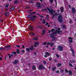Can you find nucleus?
<instances>
[{
	"mask_svg": "<svg viewBox=\"0 0 76 76\" xmlns=\"http://www.w3.org/2000/svg\"><path fill=\"white\" fill-rule=\"evenodd\" d=\"M56 29L54 33L53 34H50V36L51 38H52V41H54L56 40V38L55 37V36H54V34H57V33H60V28H56Z\"/></svg>",
	"mask_w": 76,
	"mask_h": 76,
	"instance_id": "obj_1",
	"label": "nucleus"
},
{
	"mask_svg": "<svg viewBox=\"0 0 76 76\" xmlns=\"http://www.w3.org/2000/svg\"><path fill=\"white\" fill-rule=\"evenodd\" d=\"M46 9L45 8V10L44 9H42V10H48L49 12L52 15H53V16H56L57 15V13H56L55 12V11H53V10L51 9L50 10V9L48 7H47Z\"/></svg>",
	"mask_w": 76,
	"mask_h": 76,
	"instance_id": "obj_2",
	"label": "nucleus"
},
{
	"mask_svg": "<svg viewBox=\"0 0 76 76\" xmlns=\"http://www.w3.org/2000/svg\"><path fill=\"white\" fill-rule=\"evenodd\" d=\"M58 20L60 23H61L63 22V17L61 15H60L58 17Z\"/></svg>",
	"mask_w": 76,
	"mask_h": 76,
	"instance_id": "obj_3",
	"label": "nucleus"
},
{
	"mask_svg": "<svg viewBox=\"0 0 76 76\" xmlns=\"http://www.w3.org/2000/svg\"><path fill=\"white\" fill-rule=\"evenodd\" d=\"M58 49L59 50V51H61L63 50V47L60 46H59L58 47Z\"/></svg>",
	"mask_w": 76,
	"mask_h": 76,
	"instance_id": "obj_4",
	"label": "nucleus"
},
{
	"mask_svg": "<svg viewBox=\"0 0 76 76\" xmlns=\"http://www.w3.org/2000/svg\"><path fill=\"white\" fill-rule=\"evenodd\" d=\"M36 18V17L35 16V15H34L33 16L32 18H31L30 19V20L32 21H34V20H35V18Z\"/></svg>",
	"mask_w": 76,
	"mask_h": 76,
	"instance_id": "obj_5",
	"label": "nucleus"
},
{
	"mask_svg": "<svg viewBox=\"0 0 76 76\" xmlns=\"http://www.w3.org/2000/svg\"><path fill=\"white\" fill-rule=\"evenodd\" d=\"M44 69V66H42V65H40L39 66V69H41L42 70Z\"/></svg>",
	"mask_w": 76,
	"mask_h": 76,
	"instance_id": "obj_6",
	"label": "nucleus"
},
{
	"mask_svg": "<svg viewBox=\"0 0 76 76\" xmlns=\"http://www.w3.org/2000/svg\"><path fill=\"white\" fill-rule=\"evenodd\" d=\"M37 6L39 8L41 7V4L39 3V2H36V3Z\"/></svg>",
	"mask_w": 76,
	"mask_h": 76,
	"instance_id": "obj_7",
	"label": "nucleus"
},
{
	"mask_svg": "<svg viewBox=\"0 0 76 76\" xmlns=\"http://www.w3.org/2000/svg\"><path fill=\"white\" fill-rule=\"evenodd\" d=\"M72 10L73 13L74 14H75V13H76V10L74 8H72Z\"/></svg>",
	"mask_w": 76,
	"mask_h": 76,
	"instance_id": "obj_8",
	"label": "nucleus"
},
{
	"mask_svg": "<svg viewBox=\"0 0 76 76\" xmlns=\"http://www.w3.org/2000/svg\"><path fill=\"white\" fill-rule=\"evenodd\" d=\"M69 39H70V40H69V41L70 42H72V41L73 39V38H71V37H69Z\"/></svg>",
	"mask_w": 76,
	"mask_h": 76,
	"instance_id": "obj_9",
	"label": "nucleus"
},
{
	"mask_svg": "<svg viewBox=\"0 0 76 76\" xmlns=\"http://www.w3.org/2000/svg\"><path fill=\"white\" fill-rule=\"evenodd\" d=\"M61 11V12H63V11H64V8H63V7H61V8H60Z\"/></svg>",
	"mask_w": 76,
	"mask_h": 76,
	"instance_id": "obj_10",
	"label": "nucleus"
},
{
	"mask_svg": "<svg viewBox=\"0 0 76 76\" xmlns=\"http://www.w3.org/2000/svg\"><path fill=\"white\" fill-rule=\"evenodd\" d=\"M15 9V8L14 7H11L10 9V10H14V9Z\"/></svg>",
	"mask_w": 76,
	"mask_h": 76,
	"instance_id": "obj_11",
	"label": "nucleus"
},
{
	"mask_svg": "<svg viewBox=\"0 0 76 76\" xmlns=\"http://www.w3.org/2000/svg\"><path fill=\"white\" fill-rule=\"evenodd\" d=\"M71 50L73 56H75V54H74V52H73V49H71Z\"/></svg>",
	"mask_w": 76,
	"mask_h": 76,
	"instance_id": "obj_12",
	"label": "nucleus"
},
{
	"mask_svg": "<svg viewBox=\"0 0 76 76\" xmlns=\"http://www.w3.org/2000/svg\"><path fill=\"white\" fill-rule=\"evenodd\" d=\"M18 60H16L15 61H14L13 62V64H15L18 63Z\"/></svg>",
	"mask_w": 76,
	"mask_h": 76,
	"instance_id": "obj_13",
	"label": "nucleus"
},
{
	"mask_svg": "<svg viewBox=\"0 0 76 76\" xmlns=\"http://www.w3.org/2000/svg\"><path fill=\"white\" fill-rule=\"evenodd\" d=\"M29 28L30 30H32V29H33V27H32V26H29Z\"/></svg>",
	"mask_w": 76,
	"mask_h": 76,
	"instance_id": "obj_14",
	"label": "nucleus"
},
{
	"mask_svg": "<svg viewBox=\"0 0 76 76\" xmlns=\"http://www.w3.org/2000/svg\"><path fill=\"white\" fill-rule=\"evenodd\" d=\"M45 29L44 30H43L42 34L43 35H44V34H45Z\"/></svg>",
	"mask_w": 76,
	"mask_h": 76,
	"instance_id": "obj_15",
	"label": "nucleus"
},
{
	"mask_svg": "<svg viewBox=\"0 0 76 76\" xmlns=\"http://www.w3.org/2000/svg\"><path fill=\"white\" fill-rule=\"evenodd\" d=\"M35 44L37 45H38L39 44V42H35Z\"/></svg>",
	"mask_w": 76,
	"mask_h": 76,
	"instance_id": "obj_16",
	"label": "nucleus"
},
{
	"mask_svg": "<svg viewBox=\"0 0 76 76\" xmlns=\"http://www.w3.org/2000/svg\"><path fill=\"white\" fill-rule=\"evenodd\" d=\"M42 23H44L45 24V19H43V21L42 22Z\"/></svg>",
	"mask_w": 76,
	"mask_h": 76,
	"instance_id": "obj_17",
	"label": "nucleus"
},
{
	"mask_svg": "<svg viewBox=\"0 0 76 76\" xmlns=\"http://www.w3.org/2000/svg\"><path fill=\"white\" fill-rule=\"evenodd\" d=\"M5 16H8L9 15V13H5Z\"/></svg>",
	"mask_w": 76,
	"mask_h": 76,
	"instance_id": "obj_18",
	"label": "nucleus"
},
{
	"mask_svg": "<svg viewBox=\"0 0 76 76\" xmlns=\"http://www.w3.org/2000/svg\"><path fill=\"white\" fill-rule=\"evenodd\" d=\"M9 4H7L5 5V8H7L8 7V6H9Z\"/></svg>",
	"mask_w": 76,
	"mask_h": 76,
	"instance_id": "obj_19",
	"label": "nucleus"
},
{
	"mask_svg": "<svg viewBox=\"0 0 76 76\" xmlns=\"http://www.w3.org/2000/svg\"><path fill=\"white\" fill-rule=\"evenodd\" d=\"M33 47H34V46H32L31 48H30V50H33L34 49V48H33Z\"/></svg>",
	"mask_w": 76,
	"mask_h": 76,
	"instance_id": "obj_20",
	"label": "nucleus"
},
{
	"mask_svg": "<svg viewBox=\"0 0 76 76\" xmlns=\"http://www.w3.org/2000/svg\"><path fill=\"white\" fill-rule=\"evenodd\" d=\"M61 66V65L60 64H58L57 65V66L58 67H60Z\"/></svg>",
	"mask_w": 76,
	"mask_h": 76,
	"instance_id": "obj_21",
	"label": "nucleus"
},
{
	"mask_svg": "<svg viewBox=\"0 0 76 76\" xmlns=\"http://www.w3.org/2000/svg\"><path fill=\"white\" fill-rule=\"evenodd\" d=\"M32 68L33 70H35V69H36V67H35V66H33L32 67Z\"/></svg>",
	"mask_w": 76,
	"mask_h": 76,
	"instance_id": "obj_22",
	"label": "nucleus"
},
{
	"mask_svg": "<svg viewBox=\"0 0 76 76\" xmlns=\"http://www.w3.org/2000/svg\"><path fill=\"white\" fill-rule=\"evenodd\" d=\"M33 39H34V40H38V38L37 37H34V38H33Z\"/></svg>",
	"mask_w": 76,
	"mask_h": 76,
	"instance_id": "obj_23",
	"label": "nucleus"
},
{
	"mask_svg": "<svg viewBox=\"0 0 76 76\" xmlns=\"http://www.w3.org/2000/svg\"><path fill=\"white\" fill-rule=\"evenodd\" d=\"M17 53L18 54H20V53L19 52V50L18 49L17 50Z\"/></svg>",
	"mask_w": 76,
	"mask_h": 76,
	"instance_id": "obj_24",
	"label": "nucleus"
},
{
	"mask_svg": "<svg viewBox=\"0 0 76 76\" xmlns=\"http://www.w3.org/2000/svg\"><path fill=\"white\" fill-rule=\"evenodd\" d=\"M26 51H29L30 50H29V48H26Z\"/></svg>",
	"mask_w": 76,
	"mask_h": 76,
	"instance_id": "obj_25",
	"label": "nucleus"
},
{
	"mask_svg": "<svg viewBox=\"0 0 76 76\" xmlns=\"http://www.w3.org/2000/svg\"><path fill=\"white\" fill-rule=\"evenodd\" d=\"M56 69V67H54L52 68L53 71H54Z\"/></svg>",
	"mask_w": 76,
	"mask_h": 76,
	"instance_id": "obj_26",
	"label": "nucleus"
},
{
	"mask_svg": "<svg viewBox=\"0 0 76 76\" xmlns=\"http://www.w3.org/2000/svg\"><path fill=\"white\" fill-rule=\"evenodd\" d=\"M28 18H32V15H28L27 16Z\"/></svg>",
	"mask_w": 76,
	"mask_h": 76,
	"instance_id": "obj_27",
	"label": "nucleus"
},
{
	"mask_svg": "<svg viewBox=\"0 0 76 76\" xmlns=\"http://www.w3.org/2000/svg\"><path fill=\"white\" fill-rule=\"evenodd\" d=\"M46 55H48V56H50V53H48V52H46Z\"/></svg>",
	"mask_w": 76,
	"mask_h": 76,
	"instance_id": "obj_28",
	"label": "nucleus"
},
{
	"mask_svg": "<svg viewBox=\"0 0 76 76\" xmlns=\"http://www.w3.org/2000/svg\"><path fill=\"white\" fill-rule=\"evenodd\" d=\"M69 74L70 75H72V71H71V70H69Z\"/></svg>",
	"mask_w": 76,
	"mask_h": 76,
	"instance_id": "obj_29",
	"label": "nucleus"
},
{
	"mask_svg": "<svg viewBox=\"0 0 76 76\" xmlns=\"http://www.w3.org/2000/svg\"><path fill=\"white\" fill-rule=\"evenodd\" d=\"M18 3V0H16L14 2V3L16 4V3Z\"/></svg>",
	"mask_w": 76,
	"mask_h": 76,
	"instance_id": "obj_30",
	"label": "nucleus"
},
{
	"mask_svg": "<svg viewBox=\"0 0 76 76\" xmlns=\"http://www.w3.org/2000/svg\"><path fill=\"white\" fill-rule=\"evenodd\" d=\"M5 47L7 48H9L10 47V45H9L8 46H6Z\"/></svg>",
	"mask_w": 76,
	"mask_h": 76,
	"instance_id": "obj_31",
	"label": "nucleus"
},
{
	"mask_svg": "<svg viewBox=\"0 0 76 76\" xmlns=\"http://www.w3.org/2000/svg\"><path fill=\"white\" fill-rule=\"evenodd\" d=\"M29 3H33V1H30L28 2Z\"/></svg>",
	"mask_w": 76,
	"mask_h": 76,
	"instance_id": "obj_32",
	"label": "nucleus"
},
{
	"mask_svg": "<svg viewBox=\"0 0 76 76\" xmlns=\"http://www.w3.org/2000/svg\"><path fill=\"white\" fill-rule=\"evenodd\" d=\"M47 44V43L45 42H44L43 44H42V45H46Z\"/></svg>",
	"mask_w": 76,
	"mask_h": 76,
	"instance_id": "obj_33",
	"label": "nucleus"
},
{
	"mask_svg": "<svg viewBox=\"0 0 76 76\" xmlns=\"http://www.w3.org/2000/svg\"><path fill=\"white\" fill-rule=\"evenodd\" d=\"M65 72H66V73H68L69 72V71H68V70H67L66 69H65Z\"/></svg>",
	"mask_w": 76,
	"mask_h": 76,
	"instance_id": "obj_34",
	"label": "nucleus"
},
{
	"mask_svg": "<svg viewBox=\"0 0 76 76\" xmlns=\"http://www.w3.org/2000/svg\"><path fill=\"white\" fill-rule=\"evenodd\" d=\"M50 1L51 3H52L53 2V0H50Z\"/></svg>",
	"mask_w": 76,
	"mask_h": 76,
	"instance_id": "obj_35",
	"label": "nucleus"
},
{
	"mask_svg": "<svg viewBox=\"0 0 76 76\" xmlns=\"http://www.w3.org/2000/svg\"><path fill=\"white\" fill-rule=\"evenodd\" d=\"M4 50L3 48H0V51L1 50Z\"/></svg>",
	"mask_w": 76,
	"mask_h": 76,
	"instance_id": "obj_36",
	"label": "nucleus"
},
{
	"mask_svg": "<svg viewBox=\"0 0 76 76\" xmlns=\"http://www.w3.org/2000/svg\"><path fill=\"white\" fill-rule=\"evenodd\" d=\"M69 64L70 66H71V67H73V65L72 64L70 63H69Z\"/></svg>",
	"mask_w": 76,
	"mask_h": 76,
	"instance_id": "obj_37",
	"label": "nucleus"
},
{
	"mask_svg": "<svg viewBox=\"0 0 76 76\" xmlns=\"http://www.w3.org/2000/svg\"><path fill=\"white\" fill-rule=\"evenodd\" d=\"M53 44H54V43H52V42H51L50 43V46H52V45H53Z\"/></svg>",
	"mask_w": 76,
	"mask_h": 76,
	"instance_id": "obj_38",
	"label": "nucleus"
},
{
	"mask_svg": "<svg viewBox=\"0 0 76 76\" xmlns=\"http://www.w3.org/2000/svg\"><path fill=\"white\" fill-rule=\"evenodd\" d=\"M62 28H65V26H64V25H63V26H62Z\"/></svg>",
	"mask_w": 76,
	"mask_h": 76,
	"instance_id": "obj_39",
	"label": "nucleus"
},
{
	"mask_svg": "<svg viewBox=\"0 0 76 76\" xmlns=\"http://www.w3.org/2000/svg\"><path fill=\"white\" fill-rule=\"evenodd\" d=\"M43 63L44 64H46L47 63V62H46V61H43Z\"/></svg>",
	"mask_w": 76,
	"mask_h": 76,
	"instance_id": "obj_40",
	"label": "nucleus"
},
{
	"mask_svg": "<svg viewBox=\"0 0 76 76\" xmlns=\"http://www.w3.org/2000/svg\"><path fill=\"white\" fill-rule=\"evenodd\" d=\"M31 35H34V33L33 32H31Z\"/></svg>",
	"mask_w": 76,
	"mask_h": 76,
	"instance_id": "obj_41",
	"label": "nucleus"
},
{
	"mask_svg": "<svg viewBox=\"0 0 76 76\" xmlns=\"http://www.w3.org/2000/svg\"><path fill=\"white\" fill-rule=\"evenodd\" d=\"M60 70L61 73H63V69H61Z\"/></svg>",
	"mask_w": 76,
	"mask_h": 76,
	"instance_id": "obj_42",
	"label": "nucleus"
},
{
	"mask_svg": "<svg viewBox=\"0 0 76 76\" xmlns=\"http://www.w3.org/2000/svg\"><path fill=\"white\" fill-rule=\"evenodd\" d=\"M56 56L57 57V58H58V57H59V55L57 54V55H56Z\"/></svg>",
	"mask_w": 76,
	"mask_h": 76,
	"instance_id": "obj_43",
	"label": "nucleus"
},
{
	"mask_svg": "<svg viewBox=\"0 0 76 76\" xmlns=\"http://www.w3.org/2000/svg\"><path fill=\"white\" fill-rule=\"evenodd\" d=\"M73 61H72V60H70V63H73Z\"/></svg>",
	"mask_w": 76,
	"mask_h": 76,
	"instance_id": "obj_44",
	"label": "nucleus"
},
{
	"mask_svg": "<svg viewBox=\"0 0 76 76\" xmlns=\"http://www.w3.org/2000/svg\"><path fill=\"white\" fill-rule=\"evenodd\" d=\"M55 30L54 29H52L51 30V32H53Z\"/></svg>",
	"mask_w": 76,
	"mask_h": 76,
	"instance_id": "obj_45",
	"label": "nucleus"
},
{
	"mask_svg": "<svg viewBox=\"0 0 76 76\" xmlns=\"http://www.w3.org/2000/svg\"><path fill=\"white\" fill-rule=\"evenodd\" d=\"M0 22H3V20H0Z\"/></svg>",
	"mask_w": 76,
	"mask_h": 76,
	"instance_id": "obj_46",
	"label": "nucleus"
},
{
	"mask_svg": "<svg viewBox=\"0 0 76 76\" xmlns=\"http://www.w3.org/2000/svg\"><path fill=\"white\" fill-rule=\"evenodd\" d=\"M12 54H16V52H12Z\"/></svg>",
	"mask_w": 76,
	"mask_h": 76,
	"instance_id": "obj_47",
	"label": "nucleus"
},
{
	"mask_svg": "<svg viewBox=\"0 0 76 76\" xmlns=\"http://www.w3.org/2000/svg\"><path fill=\"white\" fill-rule=\"evenodd\" d=\"M56 73H59V71L58 70V71H56Z\"/></svg>",
	"mask_w": 76,
	"mask_h": 76,
	"instance_id": "obj_48",
	"label": "nucleus"
},
{
	"mask_svg": "<svg viewBox=\"0 0 76 76\" xmlns=\"http://www.w3.org/2000/svg\"><path fill=\"white\" fill-rule=\"evenodd\" d=\"M35 13H36V12H35L33 13H31V14H35Z\"/></svg>",
	"mask_w": 76,
	"mask_h": 76,
	"instance_id": "obj_49",
	"label": "nucleus"
},
{
	"mask_svg": "<svg viewBox=\"0 0 76 76\" xmlns=\"http://www.w3.org/2000/svg\"><path fill=\"white\" fill-rule=\"evenodd\" d=\"M16 47H18V48H20V46L19 45H17Z\"/></svg>",
	"mask_w": 76,
	"mask_h": 76,
	"instance_id": "obj_50",
	"label": "nucleus"
},
{
	"mask_svg": "<svg viewBox=\"0 0 76 76\" xmlns=\"http://www.w3.org/2000/svg\"><path fill=\"white\" fill-rule=\"evenodd\" d=\"M22 53H25V50H22Z\"/></svg>",
	"mask_w": 76,
	"mask_h": 76,
	"instance_id": "obj_51",
	"label": "nucleus"
},
{
	"mask_svg": "<svg viewBox=\"0 0 76 76\" xmlns=\"http://www.w3.org/2000/svg\"><path fill=\"white\" fill-rule=\"evenodd\" d=\"M69 23H72V21L70 20L69 21Z\"/></svg>",
	"mask_w": 76,
	"mask_h": 76,
	"instance_id": "obj_52",
	"label": "nucleus"
},
{
	"mask_svg": "<svg viewBox=\"0 0 76 76\" xmlns=\"http://www.w3.org/2000/svg\"><path fill=\"white\" fill-rule=\"evenodd\" d=\"M37 45H36L35 44L34 45V47H37Z\"/></svg>",
	"mask_w": 76,
	"mask_h": 76,
	"instance_id": "obj_53",
	"label": "nucleus"
},
{
	"mask_svg": "<svg viewBox=\"0 0 76 76\" xmlns=\"http://www.w3.org/2000/svg\"><path fill=\"white\" fill-rule=\"evenodd\" d=\"M51 58H50L49 59V61H51Z\"/></svg>",
	"mask_w": 76,
	"mask_h": 76,
	"instance_id": "obj_54",
	"label": "nucleus"
},
{
	"mask_svg": "<svg viewBox=\"0 0 76 76\" xmlns=\"http://www.w3.org/2000/svg\"><path fill=\"white\" fill-rule=\"evenodd\" d=\"M48 45H50V42H48L47 43Z\"/></svg>",
	"mask_w": 76,
	"mask_h": 76,
	"instance_id": "obj_55",
	"label": "nucleus"
},
{
	"mask_svg": "<svg viewBox=\"0 0 76 76\" xmlns=\"http://www.w3.org/2000/svg\"><path fill=\"white\" fill-rule=\"evenodd\" d=\"M48 31H48V33H50V32H51V31H49V30H48Z\"/></svg>",
	"mask_w": 76,
	"mask_h": 76,
	"instance_id": "obj_56",
	"label": "nucleus"
},
{
	"mask_svg": "<svg viewBox=\"0 0 76 76\" xmlns=\"http://www.w3.org/2000/svg\"><path fill=\"white\" fill-rule=\"evenodd\" d=\"M11 57H12V56H13V54H11L10 55Z\"/></svg>",
	"mask_w": 76,
	"mask_h": 76,
	"instance_id": "obj_57",
	"label": "nucleus"
},
{
	"mask_svg": "<svg viewBox=\"0 0 76 76\" xmlns=\"http://www.w3.org/2000/svg\"><path fill=\"white\" fill-rule=\"evenodd\" d=\"M46 17H48V15H46Z\"/></svg>",
	"mask_w": 76,
	"mask_h": 76,
	"instance_id": "obj_58",
	"label": "nucleus"
},
{
	"mask_svg": "<svg viewBox=\"0 0 76 76\" xmlns=\"http://www.w3.org/2000/svg\"><path fill=\"white\" fill-rule=\"evenodd\" d=\"M72 63H75V61L73 60H72Z\"/></svg>",
	"mask_w": 76,
	"mask_h": 76,
	"instance_id": "obj_59",
	"label": "nucleus"
},
{
	"mask_svg": "<svg viewBox=\"0 0 76 76\" xmlns=\"http://www.w3.org/2000/svg\"><path fill=\"white\" fill-rule=\"evenodd\" d=\"M55 62L56 63H57V61L56 60H55Z\"/></svg>",
	"mask_w": 76,
	"mask_h": 76,
	"instance_id": "obj_60",
	"label": "nucleus"
},
{
	"mask_svg": "<svg viewBox=\"0 0 76 76\" xmlns=\"http://www.w3.org/2000/svg\"><path fill=\"white\" fill-rule=\"evenodd\" d=\"M11 57H12L11 56H9V58H11Z\"/></svg>",
	"mask_w": 76,
	"mask_h": 76,
	"instance_id": "obj_61",
	"label": "nucleus"
},
{
	"mask_svg": "<svg viewBox=\"0 0 76 76\" xmlns=\"http://www.w3.org/2000/svg\"><path fill=\"white\" fill-rule=\"evenodd\" d=\"M2 60V58L1 57H0V61L1 60Z\"/></svg>",
	"mask_w": 76,
	"mask_h": 76,
	"instance_id": "obj_62",
	"label": "nucleus"
},
{
	"mask_svg": "<svg viewBox=\"0 0 76 76\" xmlns=\"http://www.w3.org/2000/svg\"><path fill=\"white\" fill-rule=\"evenodd\" d=\"M44 57H47V55H44Z\"/></svg>",
	"mask_w": 76,
	"mask_h": 76,
	"instance_id": "obj_63",
	"label": "nucleus"
},
{
	"mask_svg": "<svg viewBox=\"0 0 76 76\" xmlns=\"http://www.w3.org/2000/svg\"><path fill=\"white\" fill-rule=\"evenodd\" d=\"M58 12L59 13V12H60V10H58Z\"/></svg>",
	"mask_w": 76,
	"mask_h": 76,
	"instance_id": "obj_64",
	"label": "nucleus"
}]
</instances>
